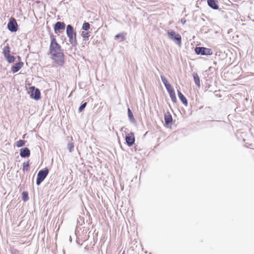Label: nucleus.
Returning <instances> with one entry per match:
<instances>
[{"label": "nucleus", "instance_id": "obj_1", "mask_svg": "<svg viewBox=\"0 0 254 254\" xmlns=\"http://www.w3.org/2000/svg\"><path fill=\"white\" fill-rule=\"evenodd\" d=\"M51 40L49 52L52 59L59 65H63L64 63V54L61 45L58 43L56 36L53 33H50Z\"/></svg>", "mask_w": 254, "mask_h": 254}, {"label": "nucleus", "instance_id": "obj_2", "mask_svg": "<svg viewBox=\"0 0 254 254\" xmlns=\"http://www.w3.org/2000/svg\"><path fill=\"white\" fill-rule=\"evenodd\" d=\"M66 34L69 39V42L72 47L75 48L77 46L78 43L76 39L77 33L73 26L68 24L66 27Z\"/></svg>", "mask_w": 254, "mask_h": 254}, {"label": "nucleus", "instance_id": "obj_3", "mask_svg": "<svg viewBox=\"0 0 254 254\" xmlns=\"http://www.w3.org/2000/svg\"><path fill=\"white\" fill-rule=\"evenodd\" d=\"M168 37L169 39L173 41L175 44L179 47L182 45V37L180 34L176 33L173 30H169L167 31Z\"/></svg>", "mask_w": 254, "mask_h": 254}, {"label": "nucleus", "instance_id": "obj_4", "mask_svg": "<svg viewBox=\"0 0 254 254\" xmlns=\"http://www.w3.org/2000/svg\"><path fill=\"white\" fill-rule=\"evenodd\" d=\"M49 170L48 168L40 170L38 174L36 179V185L39 186L48 176Z\"/></svg>", "mask_w": 254, "mask_h": 254}, {"label": "nucleus", "instance_id": "obj_5", "mask_svg": "<svg viewBox=\"0 0 254 254\" xmlns=\"http://www.w3.org/2000/svg\"><path fill=\"white\" fill-rule=\"evenodd\" d=\"M194 51L197 55L210 56L213 54L211 49L204 47H196L194 49Z\"/></svg>", "mask_w": 254, "mask_h": 254}, {"label": "nucleus", "instance_id": "obj_6", "mask_svg": "<svg viewBox=\"0 0 254 254\" xmlns=\"http://www.w3.org/2000/svg\"><path fill=\"white\" fill-rule=\"evenodd\" d=\"M10 49L9 46L7 45L5 46L3 49V54L4 58L6 59L7 62L9 63H12L15 61V58L14 56L10 54Z\"/></svg>", "mask_w": 254, "mask_h": 254}, {"label": "nucleus", "instance_id": "obj_7", "mask_svg": "<svg viewBox=\"0 0 254 254\" xmlns=\"http://www.w3.org/2000/svg\"><path fill=\"white\" fill-rule=\"evenodd\" d=\"M29 89L31 98L37 101L41 99V92L38 88L32 86L29 88Z\"/></svg>", "mask_w": 254, "mask_h": 254}, {"label": "nucleus", "instance_id": "obj_8", "mask_svg": "<svg viewBox=\"0 0 254 254\" xmlns=\"http://www.w3.org/2000/svg\"><path fill=\"white\" fill-rule=\"evenodd\" d=\"M7 29L11 32H15L18 30V24L15 18H11L7 25Z\"/></svg>", "mask_w": 254, "mask_h": 254}, {"label": "nucleus", "instance_id": "obj_9", "mask_svg": "<svg viewBox=\"0 0 254 254\" xmlns=\"http://www.w3.org/2000/svg\"><path fill=\"white\" fill-rule=\"evenodd\" d=\"M125 140L128 146H132L134 144L135 140L134 132L130 131L129 133H126Z\"/></svg>", "mask_w": 254, "mask_h": 254}, {"label": "nucleus", "instance_id": "obj_10", "mask_svg": "<svg viewBox=\"0 0 254 254\" xmlns=\"http://www.w3.org/2000/svg\"><path fill=\"white\" fill-rule=\"evenodd\" d=\"M66 25L64 22L58 21L54 25V30L56 34L64 31Z\"/></svg>", "mask_w": 254, "mask_h": 254}, {"label": "nucleus", "instance_id": "obj_11", "mask_svg": "<svg viewBox=\"0 0 254 254\" xmlns=\"http://www.w3.org/2000/svg\"><path fill=\"white\" fill-rule=\"evenodd\" d=\"M19 152L20 156L22 158L29 157L30 155V150L28 147L21 148Z\"/></svg>", "mask_w": 254, "mask_h": 254}, {"label": "nucleus", "instance_id": "obj_12", "mask_svg": "<svg viewBox=\"0 0 254 254\" xmlns=\"http://www.w3.org/2000/svg\"><path fill=\"white\" fill-rule=\"evenodd\" d=\"M24 63L20 61L11 66V71L13 73H16L22 67Z\"/></svg>", "mask_w": 254, "mask_h": 254}, {"label": "nucleus", "instance_id": "obj_13", "mask_svg": "<svg viewBox=\"0 0 254 254\" xmlns=\"http://www.w3.org/2000/svg\"><path fill=\"white\" fill-rule=\"evenodd\" d=\"M165 124L166 126L171 125L173 124V118L172 115L169 112H167L164 115Z\"/></svg>", "mask_w": 254, "mask_h": 254}, {"label": "nucleus", "instance_id": "obj_14", "mask_svg": "<svg viewBox=\"0 0 254 254\" xmlns=\"http://www.w3.org/2000/svg\"><path fill=\"white\" fill-rule=\"evenodd\" d=\"M208 6L212 9L217 10L219 9V5L217 0H207Z\"/></svg>", "mask_w": 254, "mask_h": 254}, {"label": "nucleus", "instance_id": "obj_15", "mask_svg": "<svg viewBox=\"0 0 254 254\" xmlns=\"http://www.w3.org/2000/svg\"><path fill=\"white\" fill-rule=\"evenodd\" d=\"M178 95L179 99L182 103L185 106H187L188 105V100L186 97L183 95V94L179 90H177Z\"/></svg>", "mask_w": 254, "mask_h": 254}, {"label": "nucleus", "instance_id": "obj_16", "mask_svg": "<svg viewBox=\"0 0 254 254\" xmlns=\"http://www.w3.org/2000/svg\"><path fill=\"white\" fill-rule=\"evenodd\" d=\"M127 114L130 122L133 124H135L136 123L135 120L134 118L132 112L129 108L127 109Z\"/></svg>", "mask_w": 254, "mask_h": 254}, {"label": "nucleus", "instance_id": "obj_17", "mask_svg": "<svg viewBox=\"0 0 254 254\" xmlns=\"http://www.w3.org/2000/svg\"><path fill=\"white\" fill-rule=\"evenodd\" d=\"M192 76L193 77V80L195 82V84L197 86H198V87H200V79H199L198 75L197 74V73L194 72L192 74Z\"/></svg>", "mask_w": 254, "mask_h": 254}, {"label": "nucleus", "instance_id": "obj_18", "mask_svg": "<svg viewBox=\"0 0 254 254\" xmlns=\"http://www.w3.org/2000/svg\"><path fill=\"white\" fill-rule=\"evenodd\" d=\"M30 170V163L29 161L24 162L22 165V171L25 172H28Z\"/></svg>", "mask_w": 254, "mask_h": 254}, {"label": "nucleus", "instance_id": "obj_19", "mask_svg": "<svg viewBox=\"0 0 254 254\" xmlns=\"http://www.w3.org/2000/svg\"><path fill=\"white\" fill-rule=\"evenodd\" d=\"M81 36L83 38V40L86 41L88 40L89 37H90L89 32L88 31H82L81 33Z\"/></svg>", "mask_w": 254, "mask_h": 254}, {"label": "nucleus", "instance_id": "obj_20", "mask_svg": "<svg viewBox=\"0 0 254 254\" xmlns=\"http://www.w3.org/2000/svg\"><path fill=\"white\" fill-rule=\"evenodd\" d=\"M22 199L26 202L29 200L28 192L26 191H23L22 193Z\"/></svg>", "mask_w": 254, "mask_h": 254}, {"label": "nucleus", "instance_id": "obj_21", "mask_svg": "<svg viewBox=\"0 0 254 254\" xmlns=\"http://www.w3.org/2000/svg\"><path fill=\"white\" fill-rule=\"evenodd\" d=\"M90 24L88 22L85 21L82 24V29L84 31H87L90 29Z\"/></svg>", "mask_w": 254, "mask_h": 254}, {"label": "nucleus", "instance_id": "obj_22", "mask_svg": "<svg viewBox=\"0 0 254 254\" xmlns=\"http://www.w3.org/2000/svg\"><path fill=\"white\" fill-rule=\"evenodd\" d=\"M25 141L24 140L20 139L16 143V145L17 147H21L25 145Z\"/></svg>", "mask_w": 254, "mask_h": 254}, {"label": "nucleus", "instance_id": "obj_23", "mask_svg": "<svg viewBox=\"0 0 254 254\" xmlns=\"http://www.w3.org/2000/svg\"><path fill=\"white\" fill-rule=\"evenodd\" d=\"M169 96L171 98V99L172 100V101L173 102V103H176L177 102V98H176V94H175V92H173L172 93H171L170 94H169Z\"/></svg>", "mask_w": 254, "mask_h": 254}, {"label": "nucleus", "instance_id": "obj_24", "mask_svg": "<svg viewBox=\"0 0 254 254\" xmlns=\"http://www.w3.org/2000/svg\"><path fill=\"white\" fill-rule=\"evenodd\" d=\"M67 147L70 152H72L73 151L74 144L72 142H68Z\"/></svg>", "mask_w": 254, "mask_h": 254}, {"label": "nucleus", "instance_id": "obj_25", "mask_svg": "<svg viewBox=\"0 0 254 254\" xmlns=\"http://www.w3.org/2000/svg\"><path fill=\"white\" fill-rule=\"evenodd\" d=\"M87 105V102H84L81 104V105L78 108V112L81 113L82 112L84 109L85 108L86 106Z\"/></svg>", "mask_w": 254, "mask_h": 254}, {"label": "nucleus", "instance_id": "obj_26", "mask_svg": "<svg viewBox=\"0 0 254 254\" xmlns=\"http://www.w3.org/2000/svg\"><path fill=\"white\" fill-rule=\"evenodd\" d=\"M116 39H121V41H124L125 39V35L123 33H119L115 36Z\"/></svg>", "mask_w": 254, "mask_h": 254}, {"label": "nucleus", "instance_id": "obj_27", "mask_svg": "<svg viewBox=\"0 0 254 254\" xmlns=\"http://www.w3.org/2000/svg\"><path fill=\"white\" fill-rule=\"evenodd\" d=\"M161 81L164 84V86L167 85L169 83L167 79L165 78V77L163 75H161Z\"/></svg>", "mask_w": 254, "mask_h": 254}, {"label": "nucleus", "instance_id": "obj_28", "mask_svg": "<svg viewBox=\"0 0 254 254\" xmlns=\"http://www.w3.org/2000/svg\"><path fill=\"white\" fill-rule=\"evenodd\" d=\"M210 122L213 123V124L212 125V126H218L219 124L223 122L221 121H218V120H211Z\"/></svg>", "mask_w": 254, "mask_h": 254}, {"label": "nucleus", "instance_id": "obj_29", "mask_svg": "<svg viewBox=\"0 0 254 254\" xmlns=\"http://www.w3.org/2000/svg\"><path fill=\"white\" fill-rule=\"evenodd\" d=\"M167 90L169 94H170L171 93H172L175 91V90L173 87H171L170 89H167Z\"/></svg>", "mask_w": 254, "mask_h": 254}, {"label": "nucleus", "instance_id": "obj_30", "mask_svg": "<svg viewBox=\"0 0 254 254\" xmlns=\"http://www.w3.org/2000/svg\"><path fill=\"white\" fill-rule=\"evenodd\" d=\"M165 87H166V90L172 87V85L170 83H168L167 85H165Z\"/></svg>", "mask_w": 254, "mask_h": 254}, {"label": "nucleus", "instance_id": "obj_31", "mask_svg": "<svg viewBox=\"0 0 254 254\" xmlns=\"http://www.w3.org/2000/svg\"><path fill=\"white\" fill-rule=\"evenodd\" d=\"M181 22L183 24H184L186 23V20L185 18H183L181 19Z\"/></svg>", "mask_w": 254, "mask_h": 254}, {"label": "nucleus", "instance_id": "obj_32", "mask_svg": "<svg viewBox=\"0 0 254 254\" xmlns=\"http://www.w3.org/2000/svg\"><path fill=\"white\" fill-rule=\"evenodd\" d=\"M69 241H70V242H71L72 241L71 237L70 236H69Z\"/></svg>", "mask_w": 254, "mask_h": 254}, {"label": "nucleus", "instance_id": "obj_33", "mask_svg": "<svg viewBox=\"0 0 254 254\" xmlns=\"http://www.w3.org/2000/svg\"><path fill=\"white\" fill-rule=\"evenodd\" d=\"M210 84H208L207 85H206V87L209 88H210Z\"/></svg>", "mask_w": 254, "mask_h": 254}, {"label": "nucleus", "instance_id": "obj_34", "mask_svg": "<svg viewBox=\"0 0 254 254\" xmlns=\"http://www.w3.org/2000/svg\"><path fill=\"white\" fill-rule=\"evenodd\" d=\"M17 58L19 60H21V58L19 56H18Z\"/></svg>", "mask_w": 254, "mask_h": 254}, {"label": "nucleus", "instance_id": "obj_35", "mask_svg": "<svg viewBox=\"0 0 254 254\" xmlns=\"http://www.w3.org/2000/svg\"><path fill=\"white\" fill-rule=\"evenodd\" d=\"M78 85H79V86H81V85H80V83H79V84H78ZM80 88H82V87H80Z\"/></svg>", "mask_w": 254, "mask_h": 254}, {"label": "nucleus", "instance_id": "obj_36", "mask_svg": "<svg viewBox=\"0 0 254 254\" xmlns=\"http://www.w3.org/2000/svg\"><path fill=\"white\" fill-rule=\"evenodd\" d=\"M78 85H79V86H81V85H80V83H79V84H78ZM80 88H82V87H80Z\"/></svg>", "mask_w": 254, "mask_h": 254}, {"label": "nucleus", "instance_id": "obj_37", "mask_svg": "<svg viewBox=\"0 0 254 254\" xmlns=\"http://www.w3.org/2000/svg\"><path fill=\"white\" fill-rule=\"evenodd\" d=\"M213 64H216V62H214V63H213Z\"/></svg>", "mask_w": 254, "mask_h": 254}, {"label": "nucleus", "instance_id": "obj_38", "mask_svg": "<svg viewBox=\"0 0 254 254\" xmlns=\"http://www.w3.org/2000/svg\"><path fill=\"white\" fill-rule=\"evenodd\" d=\"M122 254H125V252H124Z\"/></svg>", "mask_w": 254, "mask_h": 254}]
</instances>
